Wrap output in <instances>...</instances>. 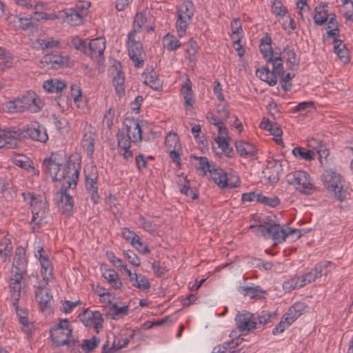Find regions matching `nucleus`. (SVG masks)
I'll list each match as a JSON object with an SVG mask.
<instances>
[{
	"instance_id": "obj_13",
	"label": "nucleus",
	"mask_w": 353,
	"mask_h": 353,
	"mask_svg": "<svg viewBox=\"0 0 353 353\" xmlns=\"http://www.w3.org/2000/svg\"><path fill=\"white\" fill-rule=\"evenodd\" d=\"M64 21L71 26H79L83 23L84 17L86 15V10L79 6L75 8H67L60 12Z\"/></svg>"
},
{
	"instance_id": "obj_38",
	"label": "nucleus",
	"mask_w": 353,
	"mask_h": 353,
	"mask_svg": "<svg viewBox=\"0 0 353 353\" xmlns=\"http://www.w3.org/2000/svg\"><path fill=\"white\" fill-rule=\"evenodd\" d=\"M259 127L261 129L268 130L274 136L280 137L282 135V130L276 123L271 122L269 119H265L261 122Z\"/></svg>"
},
{
	"instance_id": "obj_18",
	"label": "nucleus",
	"mask_w": 353,
	"mask_h": 353,
	"mask_svg": "<svg viewBox=\"0 0 353 353\" xmlns=\"http://www.w3.org/2000/svg\"><path fill=\"white\" fill-rule=\"evenodd\" d=\"M23 132L33 141L46 143L48 140L46 129L37 122L27 125L23 128Z\"/></svg>"
},
{
	"instance_id": "obj_16",
	"label": "nucleus",
	"mask_w": 353,
	"mask_h": 353,
	"mask_svg": "<svg viewBox=\"0 0 353 353\" xmlns=\"http://www.w3.org/2000/svg\"><path fill=\"white\" fill-rule=\"evenodd\" d=\"M34 296L37 302L39 303L40 310L46 314L51 312L50 303L52 299V295L50 294V290L46 286H34Z\"/></svg>"
},
{
	"instance_id": "obj_37",
	"label": "nucleus",
	"mask_w": 353,
	"mask_h": 353,
	"mask_svg": "<svg viewBox=\"0 0 353 353\" xmlns=\"http://www.w3.org/2000/svg\"><path fill=\"white\" fill-rule=\"evenodd\" d=\"M65 82L57 79L48 80L43 83V88L48 92L57 93L63 90L65 88Z\"/></svg>"
},
{
	"instance_id": "obj_62",
	"label": "nucleus",
	"mask_w": 353,
	"mask_h": 353,
	"mask_svg": "<svg viewBox=\"0 0 353 353\" xmlns=\"http://www.w3.org/2000/svg\"><path fill=\"white\" fill-rule=\"evenodd\" d=\"M99 342V340L96 337H92L89 340H85L82 344V349L85 352H90L97 347Z\"/></svg>"
},
{
	"instance_id": "obj_9",
	"label": "nucleus",
	"mask_w": 353,
	"mask_h": 353,
	"mask_svg": "<svg viewBox=\"0 0 353 353\" xmlns=\"http://www.w3.org/2000/svg\"><path fill=\"white\" fill-rule=\"evenodd\" d=\"M105 49V40L104 38H96L92 39L87 43L85 54L98 63L104 61L103 52Z\"/></svg>"
},
{
	"instance_id": "obj_32",
	"label": "nucleus",
	"mask_w": 353,
	"mask_h": 353,
	"mask_svg": "<svg viewBox=\"0 0 353 353\" xmlns=\"http://www.w3.org/2000/svg\"><path fill=\"white\" fill-rule=\"evenodd\" d=\"M256 75L261 80L268 83L270 86H274L276 84V77L268 67H263L260 69H257L256 71Z\"/></svg>"
},
{
	"instance_id": "obj_21",
	"label": "nucleus",
	"mask_w": 353,
	"mask_h": 353,
	"mask_svg": "<svg viewBox=\"0 0 353 353\" xmlns=\"http://www.w3.org/2000/svg\"><path fill=\"white\" fill-rule=\"evenodd\" d=\"M19 134L16 131L0 129V148H15L19 145L17 137Z\"/></svg>"
},
{
	"instance_id": "obj_45",
	"label": "nucleus",
	"mask_w": 353,
	"mask_h": 353,
	"mask_svg": "<svg viewBox=\"0 0 353 353\" xmlns=\"http://www.w3.org/2000/svg\"><path fill=\"white\" fill-rule=\"evenodd\" d=\"M283 51V53L286 54L285 57L290 68L297 66L299 64V59L297 57L294 50L289 45L286 46Z\"/></svg>"
},
{
	"instance_id": "obj_49",
	"label": "nucleus",
	"mask_w": 353,
	"mask_h": 353,
	"mask_svg": "<svg viewBox=\"0 0 353 353\" xmlns=\"http://www.w3.org/2000/svg\"><path fill=\"white\" fill-rule=\"evenodd\" d=\"M303 287L300 276H295L285 281L283 284V288L285 292H290L296 288Z\"/></svg>"
},
{
	"instance_id": "obj_63",
	"label": "nucleus",
	"mask_w": 353,
	"mask_h": 353,
	"mask_svg": "<svg viewBox=\"0 0 353 353\" xmlns=\"http://www.w3.org/2000/svg\"><path fill=\"white\" fill-rule=\"evenodd\" d=\"M71 45L77 50L83 52L85 54L87 47V43L85 40H82L78 37H72L71 39Z\"/></svg>"
},
{
	"instance_id": "obj_10",
	"label": "nucleus",
	"mask_w": 353,
	"mask_h": 353,
	"mask_svg": "<svg viewBox=\"0 0 353 353\" xmlns=\"http://www.w3.org/2000/svg\"><path fill=\"white\" fill-rule=\"evenodd\" d=\"M62 156L58 153H52L48 159H44L42 170L48 174L52 180L57 181L62 165Z\"/></svg>"
},
{
	"instance_id": "obj_59",
	"label": "nucleus",
	"mask_w": 353,
	"mask_h": 353,
	"mask_svg": "<svg viewBox=\"0 0 353 353\" xmlns=\"http://www.w3.org/2000/svg\"><path fill=\"white\" fill-rule=\"evenodd\" d=\"M84 172L85 180H98L99 174L95 165L86 166Z\"/></svg>"
},
{
	"instance_id": "obj_14",
	"label": "nucleus",
	"mask_w": 353,
	"mask_h": 353,
	"mask_svg": "<svg viewBox=\"0 0 353 353\" xmlns=\"http://www.w3.org/2000/svg\"><path fill=\"white\" fill-rule=\"evenodd\" d=\"M132 139L124 129L119 130L117 134V145L119 154L128 161H132V151L130 150Z\"/></svg>"
},
{
	"instance_id": "obj_48",
	"label": "nucleus",
	"mask_w": 353,
	"mask_h": 353,
	"mask_svg": "<svg viewBox=\"0 0 353 353\" xmlns=\"http://www.w3.org/2000/svg\"><path fill=\"white\" fill-rule=\"evenodd\" d=\"M15 3L26 9H41L44 6V3L32 0H14Z\"/></svg>"
},
{
	"instance_id": "obj_42",
	"label": "nucleus",
	"mask_w": 353,
	"mask_h": 353,
	"mask_svg": "<svg viewBox=\"0 0 353 353\" xmlns=\"http://www.w3.org/2000/svg\"><path fill=\"white\" fill-rule=\"evenodd\" d=\"M122 236L127 241L130 242L132 246H135V245H143L141 238L134 232L128 228H125L122 230Z\"/></svg>"
},
{
	"instance_id": "obj_56",
	"label": "nucleus",
	"mask_w": 353,
	"mask_h": 353,
	"mask_svg": "<svg viewBox=\"0 0 353 353\" xmlns=\"http://www.w3.org/2000/svg\"><path fill=\"white\" fill-rule=\"evenodd\" d=\"M3 111L9 113L21 112L20 101H18V99L14 101H7L3 104Z\"/></svg>"
},
{
	"instance_id": "obj_33",
	"label": "nucleus",
	"mask_w": 353,
	"mask_h": 353,
	"mask_svg": "<svg viewBox=\"0 0 353 353\" xmlns=\"http://www.w3.org/2000/svg\"><path fill=\"white\" fill-rule=\"evenodd\" d=\"M334 50L337 54L340 61L343 63H347L350 61L348 50L345 46L343 44L342 41L338 39L334 40Z\"/></svg>"
},
{
	"instance_id": "obj_58",
	"label": "nucleus",
	"mask_w": 353,
	"mask_h": 353,
	"mask_svg": "<svg viewBox=\"0 0 353 353\" xmlns=\"http://www.w3.org/2000/svg\"><path fill=\"white\" fill-rule=\"evenodd\" d=\"M258 202L270 207H276L279 203V199L276 196L267 197L260 194L259 197H258Z\"/></svg>"
},
{
	"instance_id": "obj_26",
	"label": "nucleus",
	"mask_w": 353,
	"mask_h": 353,
	"mask_svg": "<svg viewBox=\"0 0 353 353\" xmlns=\"http://www.w3.org/2000/svg\"><path fill=\"white\" fill-rule=\"evenodd\" d=\"M307 308V307L305 303H295L285 314V320L290 321L292 323L294 322L299 317L306 312Z\"/></svg>"
},
{
	"instance_id": "obj_51",
	"label": "nucleus",
	"mask_w": 353,
	"mask_h": 353,
	"mask_svg": "<svg viewBox=\"0 0 353 353\" xmlns=\"http://www.w3.org/2000/svg\"><path fill=\"white\" fill-rule=\"evenodd\" d=\"M110 313L113 319L121 318L128 314L129 307L128 305L119 307L116 304H113L110 307Z\"/></svg>"
},
{
	"instance_id": "obj_60",
	"label": "nucleus",
	"mask_w": 353,
	"mask_h": 353,
	"mask_svg": "<svg viewBox=\"0 0 353 353\" xmlns=\"http://www.w3.org/2000/svg\"><path fill=\"white\" fill-rule=\"evenodd\" d=\"M292 322L285 320V315L284 314L282 320L272 330V334L276 335L282 333L285 329H287Z\"/></svg>"
},
{
	"instance_id": "obj_39",
	"label": "nucleus",
	"mask_w": 353,
	"mask_h": 353,
	"mask_svg": "<svg viewBox=\"0 0 353 353\" xmlns=\"http://www.w3.org/2000/svg\"><path fill=\"white\" fill-rule=\"evenodd\" d=\"M144 83L150 85L154 90H159L162 87V81L154 70H151L147 75Z\"/></svg>"
},
{
	"instance_id": "obj_35",
	"label": "nucleus",
	"mask_w": 353,
	"mask_h": 353,
	"mask_svg": "<svg viewBox=\"0 0 353 353\" xmlns=\"http://www.w3.org/2000/svg\"><path fill=\"white\" fill-rule=\"evenodd\" d=\"M181 92L183 95L185 106H192L194 103V93L192 90L191 82L188 79L181 87Z\"/></svg>"
},
{
	"instance_id": "obj_2",
	"label": "nucleus",
	"mask_w": 353,
	"mask_h": 353,
	"mask_svg": "<svg viewBox=\"0 0 353 353\" xmlns=\"http://www.w3.org/2000/svg\"><path fill=\"white\" fill-rule=\"evenodd\" d=\"M22 196L24 200H30V203L32 214L30 221L32 231L34 233L38 232L44 223V219L49 211L46 199L43 195H36L30 192H23Z\"/></svg>"
},
{
	"instance_id": "obj_24",
	"label": "nucleus",
	"mask_w": 353,
	"mask_h": 353,
	"mask_svg": "<svg viewBox=\"0 0 353 353\" xmlns=\"http://www.w3.org/2000/svg\"><path fill=\"white\" fill-rule=\"evenodd\" d=\"M43 64H46L48 68L59 69L67 63V58L60 54H46L41 60Z\"/></svg>"
},
{
	"instance_id": "obj_50",
	"label": "nucleus",
	"mask_w": 353,
	"mask_h": 353,
	"mask_svg": "<svg viewBox=\"0 0 353 353\" xmlns=\"http://www.w3.org/2000/svg\"><path fill=\"white\" fill-rule=\"evenodd\" d=\"M328 19L327 11L324 6H318L315 8V14L314 17V23L319 26L323 25Z\"/></svg>"
},
{
	"instance_id": "obj_31",
	"label": "nucleus",
	"mask_w": 353,
	"mask_h": 353,
	"mask_svg": "<svg viewBox=\"0 0 353 353\" xmlns=\"http://www.w3.org/2000/svg\"><path fill=\"white\" fill-rule=\"evenodd\" d=\"M259 48L260 51L266 61L272 60V57L275 55V54H274L272 47V39L268 34H266L261 39Z\"/></svg>"
},
{
	"instance_id": "obj_29",
	"label": "nucleus",
	"mask_w": 353,
	"mask_h": 353,
	"mask_svg": "<svg viewBox=\"0 0 353 353\" xmlns=\"http://www.w3.org/2000/svg\"><path fill=\"white\" fill-rule=\"evenodd\" d=\"M235 146L237 152L241 157L247 158L253 157L256 154V150L254 145L248 142L242 140L237 141L235 143Z\"/></svg>"
},
{
	"instance_id": "obj_44",
	"label": "nucleus",
	"mask_w": 353,
	"mask_h": 353,
	"mask_svg": "<svg viewBox=\"0 0 353 353\" xmlns=\"http://www.w3.org/2000/svg\"><path fill=\"white\" fill-rule=\"evenodd\" d=\"M163 47L167 48L169 51H174L180 48V41L174 37V36L167 34L163 37Z\"/></svg>"
},
{
	"instance_id": "obj_5",
	"label": "nucleus",
	"mask_w": 353,
	"mask_h": 353,
	"mask_svg": "<svg viewBox=\"0 0 353 353\" xmlns=\"http://www.w3.org/2000/svg\"><path fill=\"white\" fill-rule=\"evenodd\" d=\"M72 333L70 323L66 319H61L59 323L54 325L50 330L52 340L59 346L69 344Z\"/></svg>"
},
{
	"instance_id": "obj_23",
	"label": "nucleus",
	"mask_w": 353,
	"mask_h": 353,
	"mask_svg": "<svg viewBox=\"0 0 353 353\" xmlns=\"http://www.w3.org/2000/svg\"><path fill=\"white\" fill-rule=\"evenodd\" d=\"M57 203L61 214L67 216L72 214L74 201L72 196L67 191L61 193Z\"/></svg>"
},
{
	"instance_id": "obj_52",
	"label": "nucleus",
	"mask_w": 353,
	"mask_h": 353,
	"mask_svg": "<svg viewBox=\"0 0 353 353\" xmlns=\"http://www.w3.org/2000/svg\"><path fill=\"white\" fill-rule=\"evenodd\" d=\"M271 3L272 12L276 17H284L287 14L288 10L280 0H271Z\"/></svg>"
},
{
	"instance_id": "obj_53",
	"label": "nucleus",
	"mask_w": 353,
	"mask_h": 353,
	"mask_svg": "<svg viewBox=\"0 0 353 353\" xmlns=\"http://www.w3.org/2000/svg\"><path fill=\"white\" fill-rule=\"evenodd\" d=\"M134 275V283H132L134 287L143 290H146L150 288V283L144 275L141 274Z\"/></svg>"
},
{
	"instance_id": "obj_41",
	"label": "nucleus",
	"mask_w": 353,
	"mask_h": 353,
	"mask_svg": "<svg viewBox=\"0 0 353 353\" xmlns=\"http://www.w3.org/2000/svg\"><path fill=\"white\" fill-rule=\"evenodd\" d=\"M294 157L305 161H312L315 157V153L312 150H307L301 147H296L292 150Z\"/></svg>"
},
{
	"instance_id": "obj_28",
	"label": "nucleus",
	"mask_w": 353,
	"mask_h": 353,
	"mask_svg": "<svg viewBox=\"0 0 353 353\" xmlns=\"http://www.w3.org/2000/svg\"><path fill=\"white\" fill-rule=\"evenodd\" d=\"M124 129L128 132L129 135H132L131 138L133 143H137L142 140V133L141 126L137 120L132 119L129 121V123H125Z\"/></svg>"
},
{
	"instance_id": "obj_8",
	"label": "nucleus",
	"mask_w": 353,
	"mask_h": 353,
	"mask_svg": "<svg viewBox=\"0 0 353 353\" xmlns=\"http://www.w3.org/2000/svg\"><path fill=\"white\" fill-rule=\"evenodd\" d=\"M128 54L130 59L134 63L137 68H141L143 65L144 52L139 38H137L136 34L128 33Z\"/></svg>"
},
{
	"instance_id": "obj_55",
	"label": "nucleus",
	"mask_w": 353,
	"mask_h": 353,
	"mask_svg": "<svg viewBox=\"0 0 353 353\" xmlns=\"http://www.w3.org/2000/svg\"><path fill=\"white\" fill-rule=\"evenodd\" d=\"M139 223L141 227L145 230L150 233L154 232L157 229V225L152 221L146 219L144 216L139 217Z\"/></svg>"
},
{
	"instance_id": "obj_1",
	"label": "nucleus",
	"mask_w": 353,
	"mask_h": 353,
	"mask_svg": "<svg viewBox=\"0 0 353 353\" xmlns=\"http://www.w3.org/2000/svg\"><path fill=\"white\" fill-rule=\"evenodd\" d=\"M256 225H250V228L254 230L256 234L265 239L271 238L276 243H280L285 240L290 235L296 234L297 238L301 236L298 229L284 228L279 224L275 223L269 217H265Z\"/></svg>"
},
{
	"instance_id": "obj_22",
	"label": "nucleus",
	"mask_w": 353,
	"mask_h": 353,
	"mask_svg": "<svg viewBox=\"0 0 353 353\" xmlns=\"http://www.w3.org/2000/svg\"><path fill=\"white\" fill-rule=\"evenodd\" d=\"M27 259L25 250L22 247H18L15 250L12 266L15 269L14 273H20L23 275L26 272Z\"/></svg>"
},
{
	"instance_id": "obj_36",
	"label": "nucleus",
	"mask_w": 353,
	"mask_h": 353,
	"mask_svg": "<svg viewBox=\"0 0 353 353\" xmlns=\"http://www.w3.org/2000/svg\"><path fill=\"white\" fill-rule=\"evenodd\" d=\"M103 276L114 289L119 290L122 288L123 283L115 270H107L103 273Z\"/></svg>"
},
{
	"instance_id": "obj_17",
	"label": "nucleus",
	"mask_w": 353,
	"mask_h": 353,
	"mask_svg": "<svg viewBox=\"0 0 353 353\" xmlns=\"http://www.w3.org/2000/svg\"><path fill=\"white\" fill-rule=\"evenodd\" d=\"M218 136L214 138V141L217 143L218 147L221 149L222 152L228 157H233L234 153L232 148H231L228 143V131L227 128L225 126L223 121L220 123V125H216Z\"/></svg>"
},
{
	"instance_id": "obj_4",
	"label": "nucleus",
	"mask_w": 353,
	"mask_h": 353,
	"mask_svg": "<svg viewBox=\"0 0 353 353\" xmlns=\"http://www.w3.org/2000/svg\"><path fill=\"white\" fill-rule=\"evenodd\" d=\"M287 182L292 185L295 189L303 194H310L314 190L310 175L305 171L296 170L286 175Z\"/></svg>"
},
{
	"instance_id": "obj_40",
	"label": "nucleus",
	"mask_w": 353,
	"mask_h": 353,
	"mask_svg": "<svg viewBox=\"0 0 353 353\" xmlns=\"http://www.w3.org/2000/svg\"><path fill=\"white\" fill-rule=\"evenodd\" d=\"M85 186L86 190L91 196L92 201L94 203H97L99 199L97 180H85Z\"/></svg>"
},
{
	"instance_id": "obj_19",
	"label": "nucleus",
	"mask_w": 353,
	"mask_h": 353,
	"mask_svg": "<svg viewBox=\"0 0 353 353\" xmlns=\"http://www.w3.org/2000/svg\"><path fill=\"white\" fill-rule=\"evenodd\" d=\"M112 85L114 88L117 95L121 97L125 95V77L120 64L114 65L111 68Z\"/></svg>"
},
{
	"instance_id": "obj_34",
	"label": "nucleus",
	"mask_w": 353,
	"mask_h": 353,
	"mask_svg": "<svg viewBox=\"0 0 353 353\" xmlns=\"http://www.w3.org/2000/svg\"><path fill=\"white\" fill-rule=\"evenodd\" d=\"M41 274L47 285L53 277V268L48 259H42L40 261Z\"/></svg>"
},
{
	"instance_id": "obj_11",
	"label": "nucleus",
	"mask_w": 353,
	"mask_h": 353,
	"mask_svg": "<svg viewBox=\"0 0 353 353\" xmlns=\"http://www.w3.org/2000/svg\"><path fill=\"white\" fill-rule=\"evenodd\" d=\"M18 101H20L21 112L28 110L30 112L36 113L39 112L43 106L42 101L37 97V94L33 91H28L21 98H19Z\"/></svg>"
},
{
	"instance_id": "obj_64",
	"label": "nucleus",
	"mask_w": 353,
	"mask_h": 353,
	"mask_svg": "<svg viewBox=\"0 0 353 353\" xmlns=\"http://www.w3.org/2000/svg\"><path fill=\"white\" fill-rule=\"evenodd\" d=\"M123 255L132 265L136 267L140 266V259L133 251H125Z\"/></svg>"
},
{
	"instance_id": "obj_7",
	"label": "nucleus",
	"mask_w": 353,
	"mask_h": 353,
	"mask_svg": "<svg viewBox=\"0 0 353 353\" xmlns=\"http://www.w3.org/2000/svg\"><path fill=\"white\" fill-rule=\"evenodd\" d=\"M192 6L191 1H187L182 3L178 10L176 28L179 37L184 36L188 26L192 22L194 14Z\"/></svg>"
},
{
	"instance_id": "obj_54",
	"label": "nucleus",
	"mask_w": 353,
	"mask_h": 353,
	"mask_svg": "<svg viewBox=\"0 0 353 353\" xmlns=\"http://www.w3.org/2000/svg\"><path fill=\"white\" fill-rule=\"evenodd\" d=\"M145 21V16L141 12H137L134 17L133 29L129 33L136 34L140 32Z\"/></svg>"
},
{
	"instance_id": "obj_12",
	"label": "nucleus",
	"mask_w": 353,
	"mask_h": 353,
	"mask_svg": "<svg viewBox=\"0 0 353 353\" xmlns=\"http://www.w3.org/2000/svg\"><path fill=\"white\" fill-rule=\"evenodd\" d=\"M332 264L330 261H323L315 265L308 272L300 276L303 287L314 281L317 278L326 275L332 268Z\"/></svg>"
},
{
	"instance_id": "obj_3",
	"label": "nucleus",
	"mask_w": 353,
	"mask_h": 353,
	"mask_svg": "<svg viewBox=\"0 0 353 353\" xmlns=\"http://www.w3.org/2000/svg\"><path fill=\"white\" fill-rule=\"evenodd\" d=\"M321 181L325 188L334 193V196L343 201L347 194V188L345 181L341 174L332 170H326L321 176Z\"/></svg>"
},
{
	"instance_id": "obj_47",
	"label": "nucleus",
	"mask_w": 353,
	"mask_h": 353,
	"mask_svg": "<svg viewBox=\"0 0 353 353\" xmlns=\"http://www.w3.org/2000/svg\"><path fill=\"white\" fill-rule=\"evenodd\" d=\"M14 163L16 165L19 166V168H21L24 170L30 171L33 170L34 168L31 165L32 162L30 160L24 155H17L14 158Z\"/></svg>"
},
{
	"instance_id": "obj_30",
	"label": "nucleus",
	"mask_w": 353,
	"mask_h": 353,
	"mask_svg": "<svg viewBox=\"0 0 353 353\" xmlns=\"http://www.w3.org/2000/svg\"><path fill=\"white\" fill-rule=\"evenodd\" d=\"M238 292L245 296H249L252 299H259L263 296L265 291L259 285H252L251 286L243 285L238 288Z\"/></svg>"
},
{
	"instance_id": "obj_20",
	"label": "nucleus",
	"mask_w": 353,
	"mask_h": 353,
	"mask_svg": "<svg viewBox=\"0 0 353 353\" xmlns=\"http://www.w3.org/2000/svg\"><path fill=\"white\" fill-rule=\"evenodd\" d=\"M23 276V275H21L20 273H14L10 279L9 287L10 297L12 300V305L17 311H18L19 309L18 301L21 296Z\"/></svg>"
},
{
	"instance_id": "obj_6",
	"label": "nucleus",
	"mask_w": 353,
	"mask_h": 353,
	"mask_svg": "<svg viewBox=\"0 0 353 353\" xmlns=\"http://www.w3.org/2000/svg\"><path fill=\"white\" fill-rule=\"evenodd\" d=\"M80 165L72 161H68L58 175L57 181H63V185L67 188L74 189L79 179Z\"/></svg>"
},
{
	"instance_id": "obj_27",
	"label": "nucleus",
	"mask_w": 353,
	"mask_h": 353,
	"mask_svg": "<svg viewBox=\"0 0 353 353\" xmlns=\"http://www.w3.org/2000/svg\"><path fill=\"white\" fill-rule=\"evenodd\" d=\"M96 134L91 131L85 132L81 140V145L88 157H92L94 151Z\"/></svg>"
},
{
	"instance_id": "obj_61",
	"label": "nucleus",
	"mask_w": 353,
	"mask_h": 353,
	"mask_svg": "<svg viewBox=\"0 0 353 353\" xmlns=\"http://www.w3.org/2000/svg\"><path fill=\"white\" fill-rule=\"evenodd\" d=\"M88 315L93 316L92 326L98 332V330L102 327L103 322L101 313L99 312H90Z\"/></svg>"
},
{
	"instance_id": "obj_15",
	"label": "nucleus",
	"mask_w": 353,
	"mask_h": 353,
	"mask_svg": "<svg viewBox=\"0 0 353 353\" xmlns=\"http://www.w3.org/2000/svg\"><path fill=\"white\" fill-rule=\"evenodd\" d=\"M235 322L237 328L241 332H250L257 327V323L253 314L245 310L239 312L235 316Z\"/></svg>"
},
{
	"instance_id": "obj_25",
	"label": "nucleus",
	"mask_w": 353,
	"mask_h": 353,
	"mask_svg": "<svg viewBox=\"0 0 353 353\" xmlns=\"http://www.w3.org/2000/svg\"><path fill=\"white\" fill-rule=\"evenodd\" d=\"M209 173L212 179L216 183H217V185L219 187L234 188L236 186V185L232 183H228L227 174L225 172V171L221 169L220 168H215L214 166L212 169L209 170Z\"/></svg>"
},
{
	"instance_id": "obj_57",
	"label": "nucleus",
	"mask_w": 353,
	"mask_h": 353,
	"mask_svg": "<svg viewBox=\"0 0 353 353\" xmlns=\"http://www.w3.org/2000/svg\"><path fill=\"white\" fill-rule=\"evenodd\" d=\"M314 103L312 101H304L299 103L294 108V112H299L305 114L314 109Z\"/></svg>"
},
{
	"instance_id": "obj_43",
	"label": "nucleus",
	"mask_w": 353,
	"mask_h": 353,
	"mask_svg": "<svg viewBox=\"0 0 353 353\" xmlns=\"http://www.w3.org/2000/svg\"><path fill=\"white\" fill-rule=\"evenodd\" d=\"M268 63H272V70L273 74L276 76H280L283 73V60L281 57V52L275 53V55L272 57V60L268 61Z\"/></svg>"
},
{
	"instance_id": "obj_46",
	"label": "nucleus",
	"mask_w": 353,
	"mask_h": 353,
	"mask_svg": "<svg viewBox=\"0 0 353 353\" xmlns=\"http://www.w3.org/2000/svg\"><path fill=\"white\" fill-rule=\"evenodd\" d=\"M37 42L40 48L43 50L61 48V42L59 40L54 39L52 37L41 39H39Z\"/></svg>"
}]
</instances>
